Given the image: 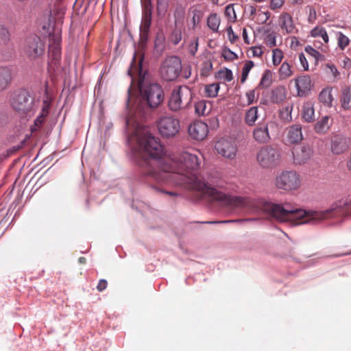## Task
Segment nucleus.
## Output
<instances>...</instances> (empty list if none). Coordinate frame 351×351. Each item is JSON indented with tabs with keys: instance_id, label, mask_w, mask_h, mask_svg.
Returning a JSON list of instances; mask_svg holds the SVG:
<instances>
[{
	"instance_id": "obj_10",
	"label": "nucleus",
	"mask_w": 351,
	"mask_h": 351,
	"mask_svg": "<svg viewBox=\"0 0 351 351\" xmlns=\"http://www.w3.org/2000/svg\"><path fill=\"white\" fill-rule=\"evenodd\" d=\"M45 45L41 38L33 35L28 37L25 43L24 52L31 60H36L44 54Z\"/></svg>"
},
{
	"instance_id": "obj_34",
	"label": "nucleus",
	"mask_w": 351,
	"mask_h": 351,
	"mask_svg": "<svg viewBox=\"0 0 351 351\" xmlns=\"http://www.w3.org/2000/svg\"><path fill=\"white\" fill-rule=\"evenodd\" d=\"M325 71L328 75H331L335 80L339 78L340 73L337 67L332 64H326L325 65Z\"/></svg>"
},
{
	"instance_id": "obj_39",
	"label": "nucleus",
	"mask_w": 351,
	"mask_h": 351,
	"mask_svg": "<svg viewBox=\"0 0 351 351\" xmlns=\"http://www.w3.org/2000/svg\"><path fill=\"white\" fill-rule=\"evenodd\" d=\"M338 46L341 49L343 50L346 47L349 45L350 40L349 38L344 35L342 32L338 33Z\"/></svg>"
},
{
	"instance_id": "obj_44",
	"label": "nucleus",
	"mask_w": 351,
	"mask_h": 351,
	"mask_svg": "<svg viewBox=\"0 0 351 351\" xmlns=\"http://www.w3.org/2000/svg\"><path fill=\"white\" fill-rule=\"evenodd\" d=\"M270 17L269 12L258 11L257 13L256 21L259 24H264Z\"/></svg>"
},
{
	"instance_id": "obj_7",
	"label": "nucleus",
	"mask_w": 351,
	"mask_h": 351,
	"mask_svg": "<svg viewBox=\"0 0 351 351\" xmlns=\"http://www.w3.org/2000/svg\"><path fill=\"white\" fill-rule=\"evenodd\" d=\"M275 186L286 191L297 190L300 186V176L294 171H283L276 176Z\"/></svg>"
},
{
	"instance_id": "obj_9",
	"label": "nucleus",
	"mask_w": 351,
	"mask_h": 351,
	"mask_svg": "<svg viewBox=\"0 0 351 351\" xmlns=\"http://www.w3.org/2000/svg\"><path fill=\"white\" fill-rule=\"evenodd\" d=\"M160 134L163 138L174 137L180 131V121L172 116H164L157 121Z\"/></svg>"
},
{
	"instance_id": "obj_37",
	"label": "nucleus",
	"mask_w": 351,
	"mask_h": 351,
	"mask_svg": "<svg viewBox=\"0 0 351 351\" xmlns=\"http://www.w3.org/2000/svg\"><path fill=\"white\" fill-rule=\"evenodd\" d=\"M283 59V53L281 49L276 48L272 50V62L274 66L280 64Z\"/></svg>"
},
{
	"instance_id": "obj_43",
	"label": "nucleus",
	"mask_w": 351,
	"mask_h": 351,
	"mask_svg": "<svg viewBox=\"0 0 351 351\" xmlns=\"http://www.w3.org/2000/svg\"><path fill=\"white\" fill-rule=\"evenodd\" d=\"M168 0H157V12L159 15L165 14L167 10Z\"/></svg>"
},
{
	"instance_id": "obj_13",
	"label": "nucleus",
	"mask_w": 351,
	"mask_h": 351,
	"mask_svg": "<svg viewBox=\"0 0 351 351\" xmlns=\"http://www.w3.org/2000/svg\"><path fill=\"white\" fill-rule=\"evenodd\" d=\"M293 162L302 165L306 163L313 155V150L309 145H301L293 148L292 151Z\"/></svg>"
},
{
	"instance_id": "obj_26",
	"label": "nucleus",
	"mask_w": 351,
	"mask_h": 351,
	"mask_svg": "<svg viewBox=\"0 0 351 351\" xmlns=\"http://www.w3.org/2000/svg\"><path fill=\"white\" fill-rule=\"evenodd\" d=\"M184 29V26L174 25L172 32L169 35V40L173 45H177L182 40V32Z\"/></svg>"
},
{
	"instance_id": "obj_19",
	"label": "nucleus",
	"mask_w": 351,
	"mask_h": 351,
	"mask_svg": "<svg viewBox=\"0 0 351 351\" xmlns=\"http://www.w3.org/2000/svg\"><path fill=\"white\" fill-rule=\"evenodd\" d=\"M287 91L284 86H277L271 91L270 100L274 104L282 103L287 99Z\"/></svg>"
},
{
	"instance_id": "obj_15",
	"label": "nucleus",
	"mask_w": 351,
	"mask_h": 351,
	"mask_svg": "<svg viewBox=\"0 0 351 351\" xmlns=\"http://www.w3.org/2000/svg\"><path fill=\"white\" fill-rule=\"evenodd\" d=\"M253 138L258 143L266 144L271 140L269 133L268 124L263 123L258 124L253 130Z\"/></svg>"
},
{
	"instance_id": "obj_21",
	"label": "nucleus",
	"mask_w": 351,
	"mask_h": 351,
	"mask_svg": "<svg viewBox=\"0 0 351 351\" xmlns=\"http://www.w3.org/2000/svg\"><path fill=\"white\" fill-rule=\"evenodd\" d=\"M12 81V71L8 67L0 68V91L8 88Z\"/></svg>"
},
{
	"instance_id": "obj_57",
	"label": "nucleus",
	"mask_w": 351,
	"mask_h": 351,
	"mask_svg": "<svg viewBox=\"0 0 351 351\" xmlns=\"http://www.w3.org/2000/svg\"><path fill=\"white\" fill-rule=\"evenodd\" d=\"M242 36H243L245 43L249 45L250 43V39L247 36V32L246 28L243 29Z\"/></svg>"
},
{
	"instance_id": "obj_51",
	"label": "nucleus",
	"mask_w": 351,
	"mask_h": 351,
	"mask_svg": "<svg viewBox=\"0 0 351 351\" xmlns=\"http://www.w3.org/2000/svg\"><path fill=\"white\" fill-rule=\"evenodd\" d=\"M285 0H270V8L276 10L280 8L285 3Z\"/></svg>"
},
{
	"instance_id": "obj_6",
	"label": "nucleus",
	"mask_w": 351,
	"mask_h": 351,
	"mask_svg": "<svg viewBox=\"0 0 351 351\" xmlns=\"http://www.w3.org/2000/svg\"><path fill=\"white\" fill-rule=\"evenodd\" d=\"M182 63L179 58L170 56L167 58L160 67V76L166 82H173L180 75Z\"/></svg>"
},
{
	"instance_id": "obj_11",
	"label": "nucleus",
	"mask_w": 351,
	"mask_h": 351,
	"mask_svg": "<svg viewBox=\"0 0 351 351\" xmlns=\"http://www.w3.org/2000/svg\"><path fill=\"white\" fill-rule=\"evenodd\" d=\"M152 4L151 0H144L143 3V13L140 27L141 39L147 40L152 19Z\"/></svg>"
},
{
	"instance_id": "obj_33",
	"label": "nucleus",
	"mask_w": 351,
	"mask_h": 351,
	"mask_svg": "<svg viewBox=\"0 0 351 351\" xmlns=\"http://www.w3.org/2000/svg\"><path fill=\"white\" fill-rule=\"evenodd\" d=\"M184 15H185V12L182 8H176L173 13L174 25L184 26Z\"/></svg>"
},
{
	"instance_id": "obj_50",
	"label": "nucleus",
	"mask_w": 351,
	"mask_h": 351,
	"mask_svg": "<svg viewBox=\"0 0 351 351\" xmlns=\"http://www.w3.org/2000/svg\"><path fill=\"white\" fill-rule=\"evenodd\" d=\"M227 33H228V38H229V40L232 43H235L237 40H238L239 39V36L234 34L232 28L231 26H230L228 29H227Z\"/></svg>"
},
{
	"instance_id": "obj_42",
	"label": "nucleus",
	"mask_w": 351,
	"mask_h": 351,
	"mask_svg": "<svg viewBox=\"0 0 351 351\" xmlns=\"http://www.w3.org/2000/svg\"><path fill=\"white\" fill-rule=\"evenodd\" d=\"M293 110V105H289L284 108V109L280 112V115L282 119H285L287 121H291V112Z\"/></svg>"
},
{
	"instance_id": "obj_14",
	"label": "nucleus",
	"mask_w": 351,
	"mask_h": 351,
	"mask_svg": "<svg viewBox=\"0 0 351 351\" xmlns=\"http://www.w3.org/2000/svg\"><path fill=\"white\" fill-rule=\"evenodd\" d=\"M188 132L192 138L202 141L208 134V125L202 121L194 122L189 125Z\"/></svg>"
},
{
	"instance_id": "obj_49",
	"label": "nucleus",
	"mask_w": 351,
	"mask_h": 351,
	"mask_svg": "<svg viewBox=\"0 0 351 351\" xmlns=\"http://www.w3.org/2000/svg\"><path fill=\"white\" fill-rule=\"evenodd\" d=\"M10 37V33L8 29L3 26L0 27V38L3 41L6 42L8 40Z\"/></svg>"
},
{
	"instance_id": "obj_2",
	"label": "nucleus",
	"mask_w": 351,
	"mask_h": 351,
	"mask_svg": "<svg viewBox=\"0 0 351 351\" xmlns=\"http://www.w3.org/2000/svg\"><path fill=\"white\" fill-rule=\"evenodd\" d=\"M140 97L136 108V113L141 117L150 114L152 110L158 108L164 101V90L156 82H145L140 79L138 82Z\"/></svg>"
},
{
	"instance_id": "obj_54",
	"label": "nucleus",
	"mask_w": 351,
	"mask_h": 351,
	"mask_svg": "<svg viewBox=\"0 0 351 351\" xmlns=\"http://www.w3.org/2000/svg\"><path fill=\"white\" fill-rule=\"evenodd\" d=\"M252 219H233V220H226V221H208V223H236V222H241V221H251Z\"/></svg>"
},
{
	"instance_id": "obj_24",
	"label": "nucleus",
	"mask_w": 351,
	"mask_h": 351,
	"mask_svg": "<svg viewBox=\"0 0 351 351\" xmlns=\"http://www.w3.org/2000/svg\"><path fill=\"white\" fill-rule=\"evenodd\" d=\"M258 117V108L257 106L251 107L245 112L244 119L245 123L249 126L254 125Z\"/></svg>"
},
{
	"instance_id": "obj_5",
	"label": "nucleus",
	"mask_w": 351,
	"mask_h": 351,
	"mask_svg": "<svg viewBox=\"0 0 351 351\" xmlns=\"http://www.w3.org/2000/svg\"><path fill=\"white\" fill-rule=\"evenodd\" d=\"M192 98V91L188 86H178L173 90L168 105L171 110L176 112L187 107Z\"/></svg>"
},
{
	"instance_id": "obj_28",
	"label": "nucleus",
	"mask_w": 351,
	"mask_h": 351,
	"mask_svg": "<svg viewBox=\"0 0 351 351\" xmlns=\"http://www.w3.org/2000/svg\"><path fill=\"white\" fill-rule=\"evenodd\" d=\"M272 72L269 69L265 70L263 73L261 80L258 84V87L261 88H268L272 83Z\"/></svg>"
},
{
	"instance_id": "obj_3",
	"label": "nucleus",
	"mask_w": 351,
	"mask_h": 351,
	"mask_svg": "<svg viewBox=\"0 0 351 351\" xmlns=\"http://www.w3.org/2000/svg\"><path fill=\"white\" fill-rule=\"evenodd\" d=\"M280 151L271 145L262 147L256 154L258 165L263 169H271L278 167L281 162Z\"/></svg>"
},
{
	"instance_id": "obj_1",
	"label": "nucleus",
	"mask_w": 351,
	"mask_h": 351,
	"mask_svg": "<svg viewBox=\"0 0 351 351\" xmlns=\"http://www.w3.org/2000/svg\"><path fill=\"white\" fill-rule=\"evenodd\" d=\"M138 142L141 152L137 162L141 173L156 184L152 186L157 191L174 197L176 193L167 191L164 187L184 186L202 192L226 208L260 212L280 222L296 225L309 223V210L295 208L289 203L281 205L265 199L226 195L211 187L197 177L200 160L195 153L186 151L165 156L159 140L147 131L138 134Z\"/></svg>"
},
{
	"instance_id": "obj_27",
	"label": "nucleus",
	"mask_w": 351,
	"mask_h": 351,
	"mask_svg": "<svg viewBox=\"0 0 351 351\" xmlns=\"http://www.w3.org/2000/svg\"><path fill=\"white\" fill-rule=\"evenodd\" d=\"M280 80H287L293 75L292 66L285 61L278 70Z\"/></svg>"
},
{
	"instance_id": "obj_18",
	"label": "nucleus",
	"mask_w": 351,
	"mask_h": 351,
	"mask_svg": "<svg viewBox=\"0 0 351 351\" xmlns=\"http://www.w3.org/2000/svg\"><path fill=\"white\" fill-rule=\"evenodd\" d=\"M280 26L287 34H293L296 29L292 16L287 12H282L279 17Z\"/></svg>"
},
{
	"instance_id": "obj_25",
	"label": "nucleus",
	"mask_w": 351,
	"mask_h": 351,
	"mask_svg": "<svg viewBox=\"0 0 351 351\" xmlns=\"http://www.w3.org/2000/svg\"><path fill=\"white\" fill-rule=\"evenodd\" d=\"M340 103L343 110H348L351 109V90L349 87H345L342 89Z\"/></svg>"
},
{
	"instance_id": "obj_48",
	"label": "nucleus",
	"mask_w": 351,
	"mask_h": 351,
	"mask_svg": "<svg viewBox=\"0 0 351 351\" xmlns=\"http://www.w3.org/2000/svg\"><path fill=\"white\" fill-rule=\"evenodd\" d=\"M245 95L247 99L248 105L252 104L257 99V97L256 96L255 90H250L247 91Z\"/></svg>"
},
{
	"instance_id": "obj_16",
	"label": "nucleus",
	"mask_w": 351,
	"mask_h": 351,
	"mask_svg": "<svg viewBox=\"0 0 351 351\" xmlns=\"http://www.w3.org/2000/svg\"><path fill=\"white\" fill-rule=\"evenodd\" d=\"M298 90V96L300 97H306L311 90V80L308 75H302L294 80Z\"/></svg>"
},
{
	"instance_id": "obj_62",
	"label": "nucleus",
	"mask_w": 351,
	"mask_h": 351,
	"mask_svg": "<svg viewBox=\"0 0 351 351\" xmlns=\"http://www.w3.org/2000/svg\"><path fill=\"white\" fill-rule=\"evenodd\" d=\"M293 3L295 4L300 5L302 3L303 0H293Z\"/></svg>"
},
{
	"instance_id": "obj_35",
	"label": "nucleus",
	"mask_w": 351,
	"mask_h": 351,
	"mask_svg": "<svg viewBox=\"0 0 351 351\" xmlns=\"http://www.w3.org/2000/svg\"><path fill=\"white\" fill-rule=\"evenodd\" d=\"M254 65V64L252 60H248L245 62L242 69V74L241 77V83H244L246 81L248 74Z\"/></svg>"
},
{
	"instance_id": "obj_31",
	"label": "nucleus",
	"mask_w": 351,
	"mask_h": 351,
	"mask_svg": "<svg viewBox=\"0 0 351 351\" xmlns=\"http://www.w3.org/2000/svg\"><path fill=\"white\" fill-rule=\"evenodd\" d=\"M313 37H321L325 43H328L329 38L326 29L322 27H315L311 31Z\"/></svg>"
},
{
	"instance_id": "obj_4",
	"label": "nucleus",
	"mask_w": 351,
	"mask_h": 351,
	"mask_svg": "<svg viewBox=\"0 0 351 351\" xmlns=\"http://www.w3.org/2000/svg\"><path fill=\"white\" fill-rule=\"evenodd\" d=\"M11 105L20 115L25 116L34 110V98L28 91L20 90L14 93Z\"/></svg>"
},
{
	"instance_id": "obj_45",
	"label": "nucleus",
	"mask_w": 351,
	"mask_h": 351,
	"mask_svg": "<svg viewBox=\"0 0 351 351\" xmlns=\"http://www.w3.org/2000/svg\"><path fill=\"white\" fill-rule=\"evenodd\" d=\"M305 51L308 55L313 57L316 62H317L320 59V57L322 56V54L318 51H317L310 45H308L305 47Z\"/></svg>"
},
{
	"instance_id": "obj_61",
	"label": "nucleus",
	"mask_w": 351,
	"mask_h": 351,
	"mask_svg": "<svg viewBox=\"0 0 351 351\" xmlns=\"http://www.w3.org/2000/svg\"><path fill=\"white\" fill-rule=\"evenodd\" d=\"M347 167L350 171H351V156L347 162Z\"/></svg>"
},
{
	"instance_id": "obj_52",
	"label": "nucleus",
	"mask_w": 351,
	"mask_h": 351,
	"mask_svg": "<svg viewBox=\"0 0 351 351\" xmlns=\"http://www.w3.org/2000/svg\"><path fill=\"white\" fill-rule=\"evenodd\" d=\"M298 58H299L300 62L303 69L304 71H308V64L307 60H306L304 54L302 53H300Z\"/></svg>"
},
{
	"instance_id": "obj_41",
	"label": "nucleus",
	"mask_w": 351,
	"mask_h": 351,
	"mask_svg": "<svg viewBox=\"0 0 351 351\" xmlns=\"http://www.w3.org/2000/svg\"><path fill=\"white\" fill-rule=\"evenodd\" d=\"M213 69V63L210 60L204 61L201 67L200 73L203 76H208Z\"/></svg>"
},
{
	"instance_id": "obj_64",
	"label": "nucleus",
	"mask_w": 351,
	"mask_h": 351,
	"mask_svg": "<svg viewBox=\"0 0 351 351\" xmlns=\"http://www.w3.org/2000/svg\"><path fill=\"white\" fill-rule=\"evenodd\" d=\"M190 75H191V72L190 71L189 72V73L185 72L184 77L185 78H188V77H189Z\"/></svg>"
},
{
	"instance_id": "obj_58",
	"label": "nucleus",
	"mask_w": 351,
	"mask_h": 351,
	"mask_svg": "<svg viewBox=\"0 0 351 351\" xmlns=\"http://www.w3.org/2000/svg\"><path fill=\"white\" fill-rule=\"evenodd\" d=\"M44 119L43 117L38 116L36 120L34 121V124L36 126L39 127L42 125L43 122L44 121Z\"/></svg>"
},
{
	"instance_id": "obj_56",
	"label": "nucleus",
	"mask_w": 351,
	"mask_h": 351,
	"mask_svg": "<svg viewBox=\"0 0 351 351\" xmlns=\"http://www.w3.org/2000/svg\"><path fill=\"white\" fill-rule=\"evenodd\" d=\"M25 145V141H23L20 143L19 145H16V146H13L8 152L10 154H13L14 152H18L19 149H21V148L23 147Z\"/></svg>"
},
{
	"instance_id": "obj_12",
	"label": "nucleus",
	"mask_w": 351,
	"mask_h": 351,
	"mask_svg": "<svg viewBox=\"0 0 351 351\" xmlns=\"http://www.w3.org/2000/svg\"><path fill=\"white\" fill-rule=\"evenodd\" d=\"M215 147L217 153L226 158L233 159L237 155V147L231 140L220 139L215 143Z\"/></svg>"
},
{
	"instance_id": "obj_47",
	"label": "nucleus",
	"mask_w": 351,
	"mask_h": 351,
	"mask_svg": "<svg viewBox=\"0 0 351 351\" xmlns=\"http://www.w3.org/2000/svg\"><path fill=\"white\" fill-rule=\"evenodd\" d=\"M223 58L226 60H233L237 58V56L235 53L232 51L230 49H225L222 52Z\"/></svg>"
},
{
	"instance_id": "obj_38",
	"label": "nucleus",
	"mask_w": 351,
	"mask_h": 351,
	"mask_svg": "<svg viewBox=\"0 0 351 351\" xmlns=\"http://www.w3.org/2000/svg\"><path fill=\"white\" fill-rule=\"evenodd\" d=\"M264 43L270 48L276 47L277 45L276 34L275 32H271L267 34L264 38Z\"/></svg>"
},
{
	"instance_id": "obj_60",
	"label": "nucleus",
	"mask_w": 351,
	"mask_h": 351,
	"mask_svg": "<svg viewBox=\"0 0 351 351\" xmlns=\"http://www.w3.org/2000/svg\"><path fill=\"white\" fill-rule=\"evenodd\" d=\"M78 261L81 264H84V263H86V259L85 257L82 256V257L79 258Z\"/></svg>"
},
{
	"instance_id": "obj_23",
	"label": "nucleus",
	"mask_w": 351,
	"mask_h": 351,
	"mask_svg": "<svg viewBox=\"0 0 351 351\" xmlns=\"http://www.w3.org/2000/svg\"><path fill=\"white\" fill-rule=\"evenodd\" d=\"M332 90L331 87H326L322 89L318 95L319 101L327 107L332 106L333 100Z\"/></svg>"
},
{
	"instance_id": "obj_55",
	"label": "nucleus",
	"mask_w": 351,
	"mask_h": 351,
	"mask_svg": "<svg viewBox=\"0 0 351 351\" xmlns=\"http://www.w3.org/2000/svg\"><path fill=\"white\" fill-rule=\"evenodd\" d=\"M108 282L106 280L101 279L99 281V283L97 286V289L98 291L101 292L105 290L107 287Z\"/></svg>"
},
{
	"instance_id": "obj_59",
	"label": "nucleus",
	"mask_w": 351,
	"mask_h": 351,
	"mask_svg": "<svg viewBox=\"0 0 351 351\" xmlns=\"http://www.w3.org/2000/svg\"><path fill=\"white\" fill-rule=\"evenodd\" d=\"M48 113H49L48 107L45 106L42 110V112H41L40 117H43V119H45L47 116Z\"/></svg>"
},
{
	"instance_id": "obj_20",
	"label": "nucleus",
	"mask_w": 351,
	"mask_h": 351,
	"mask_svg": "<svg viewBox=\"0 0 351 351\" xmlns=\"http://www.w3.org/2000/svg\"><path fill=\"white\" fill-rule=\"evenodd\" d=\"M287 138L291 143H297L303 139L302 126L300 124H294L288 128Z\"/></svg>"
},
{
	"instance_id": "obj_36",
	"label": "nucleus",
	"mask_w": 351,
	"mask_h": 351,
	"mask_svg": "<svg viewBox=\"0 0 351 351\" xmlns=\"http://www.w3.org/2000/svg\"><path fill=\"white\" fill-rule=\"evenodd\" d=\"M218 77L221 80H223L226 82H230L233 79V74L230 69L228 68H223L218 72Z\"/></svg>"
},
{
	"instance_id": "obj_32",
	"label": "nucleus",
	"mask_w": 351,
	"mask_h": 351,
	"mask_svg": "<svg viewBox=\"0 0 351 351\" xmlns=\"http://www.w3.org/2000/svg\"><path fill=\"white\" fill-rule=\"evenodd\" d=\"M195 110L199 115H206L210 112V108H208L206 101L201 100L195 104Z\"/></svg>"
},
{
	"instance_id": "obj_17",
	"label": "nucleus",
	"mask_w": 351,
	"mask_h": 351,
	"mask_svg": "<svg viewBox=\"0 0 351 351\" xmlns=\"http://www.w3.org/2000/svg\"><path fill=\"white\" fill-rule=\"evenodd\" d=\"M349 148L348 139L342 136L336 135L331 139V151L335 154H340Z\"/></svg>"
},
{
	"instance_id": "obj_29",
	"label": "nucleus",
	"mask_w": 351,
	"mask_h": 351,
	"mask_svg": "<svg viewBox=\"0 0 351 351\" xmlns=\"http://www.w3.org/2000/svg\"><path fill=\"white\" fill-rule=\"evenodd\" d=\"M220 21L219 16L216 13H213L208 16L207 19V25L210 29L217 32H218Z\"/></svg>"
},
{
	"instance_id": "obj_46",
	"label": "nucleus",
	"mask_w": 351,
	"mask_h": 351,
	"mask_svg": "<svg viewBox=\"0 0 351 351\" xmlns=\"http://www.w3.org/2000/svg\"><path fill=\"white\" fill-rule=\"evenodd\" d=\"M225 15L231 20H236L237 15L234 9L233 4L228 5L225 8Z\"/></svg>"
},
{
	"instance_id": "obj_22",
	"label": "nucleus",
	"mask_w": 351,
	"mask_h": 351,
	"mask_svg": "<svg viewBox=\"0 0 351 351\" xmlns=\"http://www.w3.org/2000/svg\"><path fill=\"white\" fill-rule=\"evenodd\" d=\"M302 116L306 122L311 123L315 121V109L312 102L307 101L303 104Z\"/></svg>"
},
{
	"instance_id": "obj_53",
	"label": "nucleus",
	"mask_w": 351,
	"mask_h": 351,
	"mask_svg": "<svg viewBox=\"0 0 351 351\" xmlns=\"http://www.w3.org/2000/svg\"><path fill=\"white\" fill-rule=\"evenodd\" d=\"M251 51H252L253 56H254V57L260 58L263 56V51L262 49L261 46L252 47H251Z\"/></svg>"
},
{
	"instance_id": "obj_40",
	"label": "nucleus",
	"mask_w": 351,
	"mask_h": 351,
	"mask_svg": "<svg viewBox=\"0 0 351 351\" xmlns=\"http://www.w3.org/2000/svg\"><path fill=\"white\" fill-rule=\"evenodd\" d=\"M329 117L328 116H325L322 118V119L318 121L315 125V130L318 132H322L326 129L328 128V123Z\"/></svg>"
},
{
	"instance_id": "obj_8",
	"label": "nucleus",
	"mask_w": 351,
	"mask_h": 351,
	"mask_svg": "<svg viewBox=\"0 0 351 351\" xmlns=\"http://www.w3.org/2000/svg\"><path fill=\"white\" fill-rule=\"evenodd\" d=\"M61 38L59 34L49 35L48 71L55 72L60 65L61 58Z\"/></svg>"
},
{
	"instance_id": "obj_30",
	"label": "nucleus",
	"mask_w": 351,
	"mask_h": 351,
	"mask_svg": "<svg viewBox=\"0 0 351 351\" xmlns=\"http://www.w3.org/2000/svg\"><path fill=\"white\" fill-rule=\"evenodd\" d=\"M220 86L219 83H213L205 86L204 92L208 97H215L217 96Z\"/></svg>"
},
{
	"instance_id": "obj_63",
	"label": "nucleus",
	"mask_w": 351,
	"mask_h": 351,
	"mask_svg": "<svg viewBox=\"0 0 351 351\" xmlns=\"http://www.w3.org/2000/svg\"><path fill=\"white\" fill-rule=\"evenodd\" d=\"M351 254V252L345 253V254H337V255H333L332 256V257H339V256H344V255H347V254Z\"/></svg>"
}]
</instances>
